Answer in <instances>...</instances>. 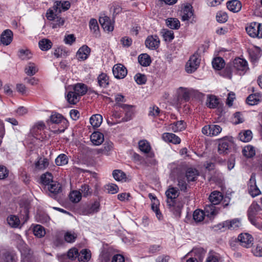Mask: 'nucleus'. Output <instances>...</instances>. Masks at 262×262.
Returning a JSON list of instances; mask_svg holds the SVG:
<instances>
[{
	"mask_svg": "<svg viewBox=\"0 0 262 262\" xmlns=\"http://www.w3.org/2000/svg\"><path fill=\"white\" fill-rule=\"evenodd\" d=\"M231 66L227 67L225 70V75L231 79L233 70H234L241 75H244L249 70L247 61L242 58H235L231 62Z\"/></svg>",
	"mask_w": 262,
	"mask_h": 262,
	"instance_id": "1",
	"label": "nucleus"
},
{
	"mask_svg": "<svg viewBox=\"0 0 262 262\" xmlns=\"http://www.w3.org/2000/svg\"><path fill=\"white\" fill-rule=\"evenodd\" d=\"M18 249L21 253V262H34V256L33 251L23 242L20 241Z\"/></svg>",
	"mask_w": 262,
	"mask_h": 262,
	"instance_id": "2",
	"label": "nucleus"
},
{
	"mask_svg": "<svg viewBox=\"0 0 262 262\" xmlns=\"http://www.w3.org/2000/svg\"><path fill=\"white\" fill-rule=\"evenodd\" d=\"M200 56L195 53L189 58L185 66L186 71L188 73L194 72L199 67L200 63Z\"/></svg>",
	"mask_w": 262,
	"mask_h": 262,
	"instance_id": "3",
	"label": "nucleus"
},
{
	"mask_svg": "<svg viewBox=\"0 0 262 262\" xmlns=\"http://www.w3.org/2000/svg\"><path fill=\"white\" fill-rule=\"evenodd\" d=\"M239 244L246 248H250L253 244V238L251 235L247 233H241L237 237Z\"/></svg>",
	"mask_w": 262,
	"mask_h": 262,
	"instance_id": "4",
	"label": "nucleus"
},
{
	"mask_svg": "<svg viewBox=\"0 0 262 262\" xmlns=\"http://www.w3.org/2000/svg\"><path fill=\"white\" fill-rule=\"evenodd\" d=\"M169 209L176 216H180L184 203L180 198L172 200V203H167Z\"/></svg>",
	"mask_w": 262,
	"mask_h": 262,
	"instance_id": "5",
	"label": "nucleus"
},
{
	"mask_svg": "<svg viewBox=\"0 0 262 262\" xmlns=\"http://www.w3.org/2000/svg\"><path fill=\"white\" fill-rule=\"evenodd\" d=\"M248 191L252 197L257 196L260 193V191L256 184L255 176L252 174L248 184Z\"/></svg>",
	"mask_w": 262,
	"mask_h": 262,
	"instance_id": "6",
	"label": "nucleus"
},
{
	"mask_svg": "<svg viewBox=\"0 0 262 262\" xmlns=\"http://www.w3.org/2000/svg\"><path fill=\"white\" fill-rule=\"evenodd\" d=\"M160 42V39L157 35H150L146 38L145 45L150 50H156L159 47Z\"/></svg>",
	"mask_w": 262,
	"mask_h": 262,
	"instance_id": "7",
	"label": "nucleus"
},
{
	"mask_svg": "<svg viewBox=\"0 0 262 262\" xmlns=\"http://www.w3.org/2000/svg\"><path fill=\"white\" fill-rule=\"evenodd\" d=\"M113 73L115 78L122 79L126 76L127 71L126 68L123 65L117 64L114 66Z\"/></svg>",
	"mask_w": 262,
	"mask_h": 262,
	"instance_id": "8",
	"label": "nucleus"
},
{
	"mask_svg": "<svg viewBox=\"0 0 262 262\" xmlns=\"http://www.w3.org/2000/svg\"><path fill=\"white\" fill-rule=\"evenodd\" d=\"M99 23L105 31H112L114 30V22H112L110 17L104 15L100 16L99 19Z\"/></svg>",
	"mask_w": 262,
	"mask_h": 262,
	"instance_id": "9",
	"label": "nucleus"
},
{
	"mask_svg": "<svg viewBox=\"0 0 262 262\" xmlns=\"http://www.w3.org/2000/svg\"><path fill=\"white\" fill-rule=\"evenodd\" d=\"M205 251L201 248L193 249L191 253L195 257L188 258L186 262H198L199 260H202L205 254Z\"/></svg>",
	"mask_w": 262,
	"mask_h": 262,
	"instance_id": "10",
	"label": "nucleus"
},
{
	"mask_svg": "<svg viewBox=\"0 0 262 262\" xmlns=\"http://www.w3.org/2000/svg\"><path fill=\"white\" fill-rule=\"evenodd\" d=\"M179 190L177 188L169 187L165 192L167 203H172V200L179 198Z\"/></svg>",
	"mask_w": 262,
	"mask_h": 262,
	"instance_id": "11",
	"label": "nucleus"
},
{
	"mask_svg": "<svg viewBox=\"0 0 262 262\" xmlns=\"http://www.w3.org/2000/svg\"><path fill=\"white\" fill-rule=\"evenodd\" d=\"M258 214V206L252 204L248 211V216L250 222L254 226H257L256 216Z\"/></svg>",
	"mask_w": 262,
	"mask_h": 262,
	"instance_id": "12",
	"label": "nucleus"
},
{
	"mask_svg": "<svg viewBox=\"0 0 262 262\" xmlns=\"http://www.w3.org/2000/svg\"><path fill=\"white\" fill-rule=\"evenodd\" d=\"M61 12V10L58 9L54 4L51 8L47 10L46 16L49 20H54L56 17L60 16L59 15Z\"/></svg>",
	"mask_w": 262,
	"mask_h": 262,
	"instance_id": "13",
	"label": "nucleus"
},
{
	"mask_svg": "<svg viewBox=\"0 0 262 262\" xmlns=\"http://www.w3.org/2000/svg\"><path fill=\"white\" fill-rule=\"evenodd\" d=\"M231 145V142L226 140H221L218 145V152L221 155L228 154L229 147Z\"/></svg>",
	"mask_w": 262,
	"mask_h": 262,
	"instance_id": "14",
	"label": "nucleus"
},
{
	"mask_svg": "<svg viewBox=\"0 0 262 262\" xmlns=\"http://www.w3.org/2000/svg\"><path fill=\"white\" fill-rule=\"evenodd\" d=\"M12 38V31L9 29H7L2 33L1 37V42L4 45L7 46L11 42Z\"/></svg>",
	"mask_w": 262,
	"mask_h": 262,
	"instance_id": "15",
	"label": "nucleus"
},
{
	"mask_svg": "<svg viewBox=\"0 0 262 262\" xmlns=\"http://www.w3.org/2000/svg\"><path fill=\"white\" fill-rule=\"evenodd\" d=\"M91 49L87 46L84 45L79 48L76 54L78 60H84L88 58Z\"/></svg>",
	"mask_w": 262,
	"mask_h": 262,
	"instance_id": "16",
	"label": "nucleus"
},
{
	"mask_svg": "<svg viewBox=\"0 0 262 262\" xmlns=\"http://www.w3.org/2000/svg\"><path fill=\"white\" fill-rule=\"evenodd\" d=\"M162 139L165 142H170L174 144H179L181 142V139L172 133H164L162 135Z\"/></svg>",
	"mask_w": 262,
	"mask_h": 262,
	"instance_id": "17",
	"label": "nucleus"
},
{
	"mask_svg": "<svg viewBox=\"0 0 262 262\" xmlns=\"http://www.w3.org/2000/svg\"><path fill=\"white\" fill-rule=\"evenodd\" d=\"M223 196L221 192L214 191L211 193L209 196V200L211 204L217 205L222 200Z\"/></svg>",
	"mask_w": 262,
	"mask_h": 262,
	"instance_id": "18",
	"label": "nucleus"
},
{
	"mask_svg": "<svg viewBox=\"0 0 262 262\" xmlns=\"http://www.w3.org/2000/svg\"><path fill=\"white\" fill-rule=\"evenodd\" d=\"M227 7L230 11L236 13L241 10L242 4L238 0H232L227 2Z\"/></svg>",
	"mask_w": 262,
	"mask_h": 262,
	"instance_id": "19",
	"label": "nucleus"
},
{
	"mask_svg": "<svg viewBox=\"0 0 262 262\" xmlns=\"http://www.w3.org/2000/svg\"><path fill=\"white\" fill-rule=\"evenodd\" d=\"M249 56L251 62H256L261 56V51L259 47H255L249 52Z\"/></svg>",
	"mask_w": 262,
	"mask_h": 262,
	"instance_id": "20",
	"label": "nucleus"
},
{
	"mask_svg": "<svg viewBox=\"0 0 262 262\" xmlns=\"http://www.w3.org/2000/svg\"><path fill=\"white\" fill-rule=\"evenodd\" d=\"M91 140L93 144L99 145L104 141V136L100 132H94L91 136Z\"/></svg>",
	"mask_w": 262,
	"mask_h": 262,
	"instance_id": "21",
	"label": "nucleus"
},
{
	"mask_svg": "<svg viewBox=\"0 0 262 262\" xmlns=\"http://www.w3.org/2000/svg\"><path fill=\"white\" fill-rule=\"evenodd\" d=\"M100 203L97 201H95L91 205L87 206L84 211V214L88 215L93 214L98 212L99 210Z\"/></svg>",
	"mask_w": 262,
	"mask_h": 262,
	"instance_id": "22",
	"label": "nucleus"
},
{
	"mask_svg": "<svg viewBox=\"0 0 262 262\" xmlns=\"http://www.w3.org/2000/svg\"><path fill=\"white\" fill-rule=\"evenodd\" d=\"M199 175V171L195 168H189L186 172V177L188 182L195 181Z\"/></svg>",
	"mask_w": 262,
	"mask_h": 262,
	"instance_id": "23",
	"label": "nucleus"
},
{
	"mask_svg": "<svg viewBox=\"0 0 262 262\" xmlns=\"http://www.w3.org/2000/svg\"><path fill=\"white\" fill-rule=\"evenodd\" d=\"M258 23L253 22L250 24L246 28V30L250 36L255 37H257V30H258Z\"/></svg>",
	"mask_w": 262,
	"mask_h": 262,
	"instance_id": "24",
	"label": "nucleus"
},
{
	"mask_svg": "<svg viewBox=\"0 0 262 262\" xmlns=\"http://www.w3.org/2000/svg\"><path fill=\"white\" fill-rule=\"evenodd\" d=\"M160 34L163 37L164 40L167 42H171L174 37L173 31L169 30L166 29L161 30Z\"/></svg>",
	"mask_w": 262,
	"mask_h": 262,
	"instance_id": "25",
	"label": "nucleus"
},
{
	"mask_svg": "<svg viewBox=\"0 0 262 262\" xmlns=\"http://www.w3.org/2000/svg\"><path fill=\"white\" fill-rule=\"evenodd\" d=\"M191 17H193V13L192 10V7L190 6H186L183 9L181 19L182 21H188L190 20Z\"/></svg>",
	"mask_w": 262,
	"mask_h": 262,
	"instance_id": "26",
	"label": "nucleus"
},
{
	"mask_svg": "<svg viewBox=\"0 0 262 262\" xmlns=\"http://www.w3.org/2000/svg\"><path fill=\"white\" fill-rule=\"evenodd\" d=\"M91 257V252L87 249H82L78 253V260L79 262H88Z\"/></svg>",
	"mask_w": 262,
	"mask_h": 262,
	"instance_id": "27",
	"label": "nucleus"
},
{
	"mask_svg": "<svg viewBox=\"0 0 262 262\" xmlns=\"http://www.w3.org/2000/svg\"><path fill=\"white\" fill-rule=\"evenodd\" d=\"M166 24L171 29L178 30L180 27V22L176 18H168L166 19Z\"/></svg>",
	"mask_w": 262,
	"mask_h": 262,
	"instance_id": "28",
	"label": "nucleus"
},
{
	"mask_svg": "<svg viewBox=\"0 0 262 262\" xmlns=\"http://www.w3.org/2000/svg\"><path fill=\"white\" fill-rule=\"evenodd\" d=\"M87 90L86 85L82 83H77L73 89V91L80 97L86 93Z\"/></svg>",
	"mask_w": 262,
	"mask_h": 262,
	"instance_id": "29",
	"label": "nucleus"
},
{
	"mask_svg": "<svg viewBox=\"0 0 262 262\" xmlns=\"http://www.w3.org/2000/svg\"><path fill=\"white\" fill-rule=\"evenodd\" d=\"M97 81L100 87L106 88L109 84V77L104 73H102L98 76Z\"/></svg>",
	"mask_w": 262,
	"mask_h": 262,
	"instance_id": "30",
	"label": "nucleus"
},
{
	"mask_svg": "<svg viewBox=\"0 0 262 262\" xmlns=\"http://www.w3.org/2000/svg\"><path fill=\"white\" fill-rule=\"evenodd\" d=\"M66 98L69 103L75 104L79 101L80 97L75 93L74 91H71L68 93Z\"/></svg>",
	"mask_w": 262,
	"mask_h": 262,
	"instance_id": "31",
	"label": "nucleus"
},
{
	"mask_svg": "<svg viewBox=\"0 0 262 262\" xmlns=\"http://www.w3.org/2000/svg\"><path fill=\"white\" fill-rule=\"evenodd\" d=\"M49 165V161L47 158H39L35 163V168L37 170H44Z\"/></svg>",
	"mask_w": 262,
	"mask_h": 262,
	"instance_id": "32",
	"label": "nucleus"
},
{
	"mask_svg": "<svg viewBox=\"0 0 262 262\" xmlns=\"http://www.w3.org/2000/svg\"><path fill=\"white\" fill-rule=\"evenodd\" d=\"M115 101L116 102L115 105L118 106L123 110H128L130 107L129 104L120 103V102H125L124 97L120 94H117L116 95Z\"/></svg>",
	"mask_w": 262,
	"mask_h": 262,
	"instance_id": "33",
	"label": "nucleus"
},
{
	"mask_svg": "<svg viewBox=\"0 0 262 262\" xmlns=\"http://www.w3.org/2000/svg\"><path fill=\"white\" fill-rule=\"evenodd\" d=\"M91 124L94 128L98 127L102 122V117L100 114L93 115L90 119Z\"/></svg>",
	"mask_w": 262,
	"mask_h": 262,
	"instance_id": "34",
	"label": "nucleus"
},
{
	"mask_svg": "<svg viewBox=\"0 0 262 262\" xmlns=\"http://www.w3.org/2000/svg\"><path fill=\"white\" fill-rule=\"evenodd\" d=\"M18 56L21 60H27L32 57V54L28 49H21L18 51Z\"/></svg>",
	"mask_w": 262,
	"mask_h": 262,
	"instance_id": "35",
	"label": "nucleus"
},
{
	"mask_svg": "<svg viewBox=\"0 0 262 262\" xmlns=\"http://www.w3.org/2000/svg\"><path fill=\"white\" fill-rule=\"evenodd\" d=\"M151 61L150 57L147 54H141L138 57L139 63L143 67L149 66Z\"/></svg>",
	"mask_w": 262,
	"mask_h": 262,
	"instance_id": "36",
	"label": "nucleus"
},
{
	"mask_svg": "<svg viewBox=\"0 0 262 262\" xmlns=\"http://www.w3.org/2000/svg\"><path fill=\"white\" fill-rule=\"evenodd\" d=\"M227 229L235 230L242 226L241 221L239 219H234L231 220H227Z\"/></svg>",
	"mask_w": 262,
	"mask_h": 262,
	"instance_id": "37",
	"label": "nucleus"
},
{
	"mask_svg": "<svg viewBox=\"0 0 262 262\" xmlns=\"http://www.w3.org/2000/svg\"><path fill=\"white\" fill-rule=\"evenodd\" d=\"M186 123L183 121H179L170 124V128L174 132H180L185 128Z\"/></svg>",
	"mask_w": 262,
	"mask_h": 262,
	"instance_id": "38",
	"label": "nucleus"
},
{
	"mask_svg": "<svg viewBox=\"0 0 262 262\" xmlns=\"http://www.w3.org/2000/svg\"><path fill=\"white\" fill-rule=\"evenodd\" d=\"M212 64L214 69L220 70L224 67L225 63L224 60L222 57H217L213 59Z\"/></svg>",
	"mask_w": 262,
	"mask_h": 262,
	"instance_id": "39",
	"label": "nucleus"
},
{
	"mask_svg": "<svg viewBox=\"0 0 262 262\" xmlns=\"http://www.w3.org/2000/svg\"><path fill=\"white\" fill-rule=\"evenodd\" d=\"M54 4L58 9L61 10V11L68 10L71 6L70 3L69 1H57L54 2Z\"/></svg>",
	"mask_w": 262,
	"mask_h": 262,
	"instance_id": "40",
	"label": "nucleus"
},
{
	"mask_svg": "<svg viewBox=\"0 0 262 262\" xmlns=\"http://www.w3.org/2000/svg\"><path fill=\"white\" fill-rule=\"evenodd\" d=\"M39 47L42 51H48L52 46V42L48 39L43 38L38 42Z\"/></svg>",
	"mask_w": 262,
	"mask_h": 262,
	"instance_id": "41",
	"label": "nucleus"
},
{
	"mask_svg": "<svg viewBox=\"0 0 262 262\" xmlns=\"http://www.w3.org/2000/svg\"><path fill=\"white\" fill-rule=\"evenodd\" d=\"M48 190L51 193L56 194L61 191V186L59 183L54 181L48 185Z\"/></svg>",
	"mask_w": 262,
	"mask_h": 262,
	"instance_id": "42",
	"label": "nucleus"
},
{
	"mask_svg": "<svg viewBox=\"0 0 262 262\" xmlns=\"http://www.w3.org/2000/svg\"><path fill=\"white\" fill-rule=\"evenodd\" d=\"M7 222L8 224L13 228H17L20 224L19 218L14 215H11L7 217Z\"/></svg>",
	"mask_w": 262,
	"mask_h": 262,
	"instance_id": "43",
	"label": "nucleus"
},
{
	"mask_svg": "<svg viewBox=\"0 0 262 262\" xmlns=\"http://www.w3.org/2000/svg\"><path fill=\"white\" fill-rule=\"evenodd\" d=\"M53 176L50 172H46L42 174L40 177L41 183L45 185H48L54 181H53Z\"/></svg>",
	"mask_w": 262,
	"mask_h": 262,
	"instance_id": "44",
	"label": "nucleus"
},
{
	"mask_svg": "<svg viewBox=\"0 0 262 262\" xmlns=\"http://www.w3.org/2000/svg\"><path fill=\"white\" fill-rule=\"evenodd\" d=\"M238 137L241 141L244 142H248L252 139V133L251 130H247L243 133H240Z\"/></svg>",
	"mask_w": 262,
	"mask_h": 262,
	"instance_id": "45",
	"label": "nucleus"
},
{
	"mask_svg": "<svg viewBox=\"0 0 262 262\" xmlns=\"http://www.w3.org/2000/svg\"><path fill=\"white\" fill-rule=\"evenodd\" d=\"M37 68L33 62H29L26 67L25 71L26 74L29 76H33L37 72Z\"/></svg>",
	"mask_w": 262,
	"mask_h": 262,
	"instance_id": "46",
	"label": "nucleus"
},
{
	"mask_svg": "<svg viewBox=\"0 0 262 262\" xmlns=\"http://www.w3.org/2000/svg\"><path fill=\"white\" fill-rule=\"evenodd\" d=\"M81 197L80 191L77 190L72 191L69 195L70 201L75 203H78L81 200Z\"/></svg>",
	"mask_w": 262,
	"mask_h": 262,
	"instance_id": "47",
	"label": "nucleus"
},
{
	"mask_svg": "<svg viewBox=\"0 0 262 262\" xmlns=\"http://www.w3.org/2000/svg\"><path fill=\"white\" fill-rule=\"evenodd\" d=\"M243 155L247 158H251L255 154V151L253 146L247 145L242 150Z\"/></svg>",
	"mask_w": 262,
	"mask_h": 262,
	"instance_id": "48",
	"label": "nucleus"
},
{
	"mask_svg": "<svg viewBox=\"0 0 262 262\" xmlns=\"http://www.w3.org/2000/svg\"><path fill=\"white\" fill-rule=\"evenodd\" d=\"M219 103V99L215 96L211 95L208 97L206 104L209 108H215Z\"/></svg>",
	"mask_w": 262,
	"mask_h": 262,
	"instance_id": "49",
	"label": "nucleus"
},
{
	"mask_svg": "<svg viewBox=\"0 0 262 262\" xmlns=\"http://www.w3.org/2000/svg\"><path fill=\"white\" fill-rule=\"evenodd\" d=\"M139 148L141 151L145 154L149 153L151 149L149 143L146 140L139 141Z\"/></svg>",
	"mask_w": 262,
	"mask_h": 262,
	"instance_id": "50",
	"label": "nucleus"
},
{
	"mask_svg": "<svg viewBox=\"0 0 262 262\" xmlns=\"http://www.w3.org/2000/svg\"><path fill=\"white\" fill-rule=\"evenodd\" d=\"M90 29L96 36L99 35V26L97 21L96 19L92 18L89 22Z\"/></svg>",
	"mask_w": 262,
	"mask_h": 262,
	"instance_id": "51",
	"label": "nucleus"
},
{
	"mask_svg": "<svg viewBox=\"0 0 262 262\" xmlns=\"http://www.w3.org/2000/svg\"><path fill=\"white\" fill-rule=\"evenodd\" d=\"M33 233L35 236L39 238L43 237L46 234L44 228L40 225H36L34 227Z\"/></svg>",
	"mask_w": 262,
	"mask_h": 262,
	"instance_id": "52",
	"label": "nucleus"
},
{
	"mask_svg": "<svg viewBox=\"0 0 262 262\" xmlns=\"http://www.w3.org/2000/svg\"><path fill=\"white\" fill-rule=\"evenodd\" d=\"M50 121L52 123L59 124L64 121V118L61 114L54 113L51 115Z\"/></svg>",
	"mask_w": 262,
	"mask_h": 262,
	"instance_id": "53",
	"label": "nucleus"
},
{
	"mask_svg": "<svg viewBox=\"0 0 262 262\" xmlns=\"http://www.w3.org/2000/svg\"><path fill=\"white\" fill-rule=\"evenodd\" d=\"M205 212L207 213L208 216H211L216 214L218 211L216 209V207L214 205L212 204L206 205L205 208Z\"/></svg>",
	"mask_w": 262,
	"mask_h": 262,
	"instance_id": "54",
	"label": "nucleus"
},
{
	"mask_svg": "<svg viewBox=\"0 0 262 262\" xmlns=\"http://www.w3.org/2000/svg\"><path fill=\"white\" fill-rule=\"evenodd\" d=\"M52 22L51 23V26L52 28H60L62 26L64 23L65 20L64 18L60 16L56 17L54 20H52Z\"/></svg>",
	"mask_w": 262,
	"mask_h": 262,
	"instance_id": "55",
	"label": "nucleus"
},
{
	"mask_svg": "<svg viewBox=\"0 0 262 262\" xmlns=\"http://www.w3.org/2000/svg\"><path fill=\"white\" fill-rule=\"evenodd\" d=\"M68 163L67 156L64 154L59 155L55 159V163L58 166H62Z\"/></svg>",
	"mask_w": 262,
	"mask_h": 262,
	"instance_id": "56",
	"label": "nucleus"
},
{
	"mask_svg": "<svg viewBox=\"0 0 262 262\" xmlns=\"http://www.w3.org/2000/svg\"><path fill=\"white\" fill-rule=\"evenodd\" d=\"M77 237V235L75 233H72L70 231H67L64 235V239L67 243H74Z\"/></svg>",
	"mask_w": 262,
	"mask_h": 262,
	"instance_id": "57",
	"label": "nucleus"
},
{
	"mask_svg": "<svg viewBox=\"0 0 262 262\" xmlns=\"http://www.w3.org/2000/svg\"><path fill=\"white\" fill-rule=\"evenodd\" d=\"M228 15L226 12L224 11H219L216 15L217 21L220 23H226L228 20Z\"/></svg>",
	"mask_w": 262,
	"mask_h": 262,
	"instance_id": "58",
	"label": "nucleus"
},
{
	"mask_svg": "<svg viewBox=\"0 0 262 262\" xmlns=\"http://www.w3.org/2000/svg\"><path fill=\"white\" fill-rule=\"evenodd\" d=\"M79 191H80L81 194H83V197H87L89 195H91L92 193V190H91L90 186L85 184L81 186Z\"/></svg>",
	"mask_w": 262,
	"mask_h": 262,
	"instance_id": "59",
	"label": "nucleus"
},
{
	"mask_svg": "<svg viewBox=\"0 0 262 262\" xmlns=\"http://www.w3.org/2000/svg\"><path fill=\"white\" fill-rule=\"evenodd\" d=\"M204 212L200 210H196L193 212V219L196 222H200L204 220Z\"/></svg>",
	"mask_w": 262,
	"mask_h": 262,
	"instance_id": "60",
	"label": "nucleus"
},
{
	"mask_svg": "<svg viewBox=\"0 0 262 262\" xmlns=\"http://www.w3.org/2000/svg\"><path fill=\"white\" fill-rule=\"evenodd\" d=\"M113 148V143L112 142H106L104 144L102 148L99 149V152H101L105 155H108L109 152Z\"/></svg>",
	"mask_w": 262,
	"mask_h": 262,
	"instance_id": "61",
	"label": "nucleus"
},
{
	"mask_svg": "<svg viewBox=\"0 0 262 262\" xmlns=\"http://www.w3.org/2000/svg\"><path fill=\"white\" fill-rule=\"evenodd\" d=\"M222 131V128L220 125L215 124L210 125L209 136H216Z\"/></svg>",
	"mask_w": 262,
	"mask_h": 262,
	"instance_id": "62",
	"label": "nucleus"
},
{
	"mask_svg": "<svg viewBox=\"0 0 262 262\" xmlns=\"http://www.w3.org/2000/svg\"><path fill=\"white\" fill-rule=\"evenodd\" d=\"M259 101V96L256 94L250 95L247 98V102L250 105L257 104Z\"/></svg>",
	"mask_w": 262,
	"mask_h": 262,
	"instance_id": "63",
	"label": "nucleus"
},
{
	"mask_svg": "<svg viewBox=\"0 0 262 262\" xmlns=\"http://www.w3.org/2000/svg\"><path fill=\"white\" fill-rule=\"evenodd\" d=\"M4 262H16V255L12 253L6 252L4 254Z\"/></svg>",
	"mask_w": 262,
	"mask_h": 262,
	"instance_id": "64",
	"label": "nucleus"
}]
</instances>
